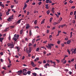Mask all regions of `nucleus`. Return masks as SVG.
Returning a JSON list of instances; mask_svg holds the SVG:
<instances>
[{
	"label": "nucleus",
	"instance_id": "28",
	"mask_svg": "<svg viewBox=\"0 0 76 76\" xmlns=\"http://www.w3.org/2000/svg\"><path fill=\"white\" fill-rule=\"evenodd\" d=\"M24 75H27V72H26L24 73H23Z\"/></svg>",
	"mask_w": 76,
	"mask_h": 76
},
{
	"label": "nucleus",
	"instance_id": "37",
	"mask_svg": "<svg viewBox=\"0 0 76 76\" xmlns=\"http://www.w3.org/2000/svg\"><path fill=\"white\" fill-rule=\"evenodd\" d=\"M72 54H73V53H74V54H76V51H74V50L73 51H72Z\"/></svg>",
	"mask_w": 76,
	"mask_h": 76
},
{
	"label": "nucleus",
	"instance_id": "14",
	"mask_svg": "<svg viewBox=\"0 0 76 76\" xmlns=\"http://www.w3.org/2000/svg\"><path fill=\"white\" fill-rule=\"evenodd\" d=\"M0 6H1V7H4V4H0Z\"/></svg>",
	"mask_w": 76,
	"mask_h": 76
},
{
	"label": "nucleus",
	"instance_id": "52",
	"mask_svg": "<svg viewBox=\"0 0 76 76\" xmlns=\"http://www.w3.org/2000/svg\"><path fill=\"white\" fill-rule=\"evenodd\" d=\"M46 42H47V41H46L43 42V43H44V44H45Z\"/></svg>",
	"mask_w": 76,
	"mask_h": 76
},
{
	"label": "nucleus",
	"instance_id": "23",
	"mask_svg": "<svg viewBox=\"0 0 76 76\" xmlns=\"http://www.w3.org/2000/svg\"><path fill=\"white\" fill-rule=\"evenodd\" d=\"M23 72H24L25 71H27V70H26V69H23Z\"/></svg>",
	"mask_w": 76,
	"mask_h": 76
},
{
	"label": "nucleus",
	"instance_id": "16",
	"mask_svg": "<svg viewBox=\"0 0 76 76\" xmlns=\"http://www.w3.org/2000/svg\"><path fill=\"white\" fill-rule=\"evenodd\" d=\"M58 23L57 22H55L53 23V25H56V24H58Z\"/></svg>",
	"mask_w": 76,
	"mask_h": 76
},
{
	"label": "nucleus",
	"instance_id": "29",
	"mask_svg": "<svg viewBox=\"0 0 76 76\" xmlns=\"http://www.w3.org/2000/svg\"><path fill=\"white\" fill-rule=\"evenodd\" d=\"M32 74L33 75H34V76H37V74L36 73H32Z\"/></svg>",
	"mask_w": 76,
	"mask_h": 76
},
{
	"label": "nucleus",
	"instance_id": "11",
	"mask_svg": "<svg viewBox=\"0 0 76 76\" xmlns=\"http://www.w3.org/2000/svg\"><path fill=\"white\" fill-rule=\"evenodd\" d=\"M15 48H17L18 52H19V50H20V48L19 47L16 46L15 47Z\"/></svg>",
	"mask_w": 76,
	"mask_h": 76
},
{
	"label": "nucleus",
	"instance_id": "33",
	"mask_svg": "<svg viewBox=\"0 0 76 76\" xmlns=\"http://www.w3.org/2000/svg\"><path fill=\"white\" fill-rule=\"evenodd\" d=\"M12 66V64H9V65L8 66V67H10Z\"/></svg>",
	"mask_w": 76,
	"mask_h": 76
},
{
	"label": "nucleus",
	"instance_id": "20",
	"mask_svg": "<svg viewBox=\"0 0 76 76\" xmlns=\"http://www.w3.org/2000/svg\"><path fill=\"white\" fill-rule=\"evenodd\" d=\"M44 21H45V19H44L43 20H42L41 23V24H42L44 23Z\"/></svg>",
	"mask_w": 76,
	"mask_h": 76
},
{
	"label": "nucleus",
	"instance_id": "57",
	"mask_svg": "<svg viewBox=\"0 0 76 76\" xmlns=\"http://www.w3.org/2000/svg\"><path fill=\"white\" fill-rule=\"evenodd\" d=\"M14 6V5H11V7L12 9V8H13V7Z\"/></svg>",
	"mask_w": 76,
	"mask_h": 76
},
{
	"label": "nucleus",
	"instance_id": "47",
	"mask_svg": "<svg viewBox=\"0 0 76 76\" xmlns=\"http://www.w3.org/2000/svg\"><path fill=\"white\" fill-rule=\"evenodd\" d=\"M37 20H36L34 21V23L36 25V24H37Z\"/></svg>",
	"mask_w": 76,
	"mask_h": 76
},
{
	"label": "nucleus",
	"instance_id": "50",
	"mask_svg": "<svg viewBox=\"0 0 76 76\" xmlns=\"http://www.w3.org/2000/svg\"><path fill=\"white\" fill-rule=\"evenodd\" d=\"M75 6H72L71 7V9H75Z\"/></svg>",
	"mask_w": 76,
	"mask_h": 76
},
{
	"label": "nucleus",
	"instance_id": "34",
	"mask_svg": "<svg viewBox=\"0 0 76 76\" xmlns=\"http://www.w3.org/2000/svg\"><path fill=\"white\" fill-rule=\"evenodd\" d=\"M46 1H46L45 2L46 3H49V0H46Z\"/></svg>",
	"mask_w": 76,
	"mask_h": 76
},
{
	"label": "nucleus",
	"instance_id": "4",
	"mask_svg": "<svg viewBox=\"0 0 76 76\" xmlns=\"http://www.w3.org/2000/svg\"><path fill=\"white\" fill-rule=\"evenodd\" d=\"M48 45H46V47L48 48H50V49H51V44H48Z\"/></svg>",
	"mask_w": 76,
	"mask_h": 76
},
{
	"label": "nucleus",
	"instance_id": "24",
	"mask_svg": "<svg viewBox=\"0 0 76 76\" xmlns=\"http://www.w3.org/2000/svg\"><path fill=\"white\" fill-rule=\"evenodd\" d=\"M13 15H12V16H11L10 17H9L10 19H13Z\"/></svg>",
	"mask_w": 76,
	"mask_h": 76
},
{
	"label": "nucleus",
	"instance_id": "19",
	"mask_svg": "<svg viewBox=\"0 0 76 76\" xmlns=\"http://www.w3.org/2000/svg\"><path fill=\"white\" fill-rule=\"evenodd\" d=\"M41 48H44L45 50H47V49L44 46H42L41 47Z\"/></svg>",
	"mask_w": 76,
	"mask_h": 76
},
{
	"label": "nucleus",
	"instance_id": "49",
	"mask_svg": "<svg viewBox=\"0 0 76 76\" xmlns=\"http://www.w3.org/2000/svg\"><path fill=\"white\" fill-rule=\"evenodd\" d=\"M55 15H56V16L57 18H58L59 17L58 15L57 14H56Z\"/></svg>",
	"mask_w": 76,
	"mask_h": 76
},
{
	"label": "nucleus",
	"instance_id": "45",
	"mask_svg": "<svg viewBox=\"0 0 76 76\" xmlns=\"http://www.w3.org/2000/svg\"><path fill=\"white\" fill-rule=\"evenodd\" d=\"M60 42V41H58L57 42V44H59Z\"/></svg>",
	"mask_w": 76,
	"mask_h": 76
},
{
	"label": "nucleus",
	"instance_id": "13",
	"mask_svg": "<svg viewBox=\"0 0 76 76\" xmlns=\"http://www.w3.org/2000/svg\"><path fill=\"white\" fill-rule=\"evenodd\" d=\"M70 42H71V40H68L67 42V44H69L70 43Z\"/></svg>",
	"mask_w": 76,
	"mask_h": 76
},
{
	"label": "nucleus",
	"instance_id": "25",
	"mask_svg": "<svg viewBox=\"0 0 76 76\" xmlns=\"http://www.w3.org/2000/svg\"><path fill=\"white\" fill-rule=\"evenodd\" d=\"M73 33V32L72 31L71 32H70V38H72V33Z\"/></svg>",
	"mask_w": 76,
	"mask_h": 76
},
{
	"label": "nucleus",
	"instance_id": "44",
	"mask_svg": "<svg viewBox=\"0 0 76 76\" xmlns=\"http://www.w3.org/2000/svg\"><path fill=\"white\" fill-rule=\"evenodd\" d=\"M6 15H9V12H6Z\"/></svg>",
	"mask_w": 76,
	"mask_h": 76
},
{
	"label": "nucleus",
	"instance_id": "61",
	"mask_svg": "<svg viewBox=\"0 0 76 76\" xmlns=\"http://www.w3.org/2000/svg\"><path fill=\"white\" fill-rule=\"evenodd\" d=\"M66 63V61H64L63 62L64 64H65Z\"/></svg>",
	"mask_w": 76,
	"mask_h": 76
},
{
	"label": "nucleus",
	"instance_id": "59",
	"mask_svg": "<svg viewBox=\"0 0 76 76\" xmlns=\"http://www.w3.org/2000/svg\"><path fill=\"white\" fill-rule=\"evenodd\" d=\"M61 45H62V47H64V44H63V43H62L61 44Z\"/></svg>",
	"mask_w": 76,
	"mask_h": 76
},
{
	"label": "nucleus",
	"instance_id": "18",
	"mask_svg": "<svg viewBox=\"0 0 76 76\" xmlns=\"http://www.w3.org/2000/svg\"><path fill=\"white\" fill-rule=\"evenodd\" d=\"M35 39H33V40L32 41V44H34V42H35Z\"/></svg>",
	"mask_w": 76,
	"mask_h": 76
},
{
	"label": "nucleus",
	"instance_id": "63",
	"mask_svg": "<svg viewBox=\"0 0 76 76\" xmlns=\"http://www.w3.org/2000/svg\"><path fill=\"white\" fill-rule=\"evenodd\" d=\"M31 45H32V44L29 43L28 45V46H31Z\"/></svg>",
	"mask_w": 76,
	"mask_h": 76
},
{
	"label": "nucleus",
	"instance_id": "32",
	"mask_svg": "<svg viewBox=\"0 0 76 76\" xmlns=\"http://www.w3.org/2000/svg\"><path fill=\"white\" fill-rule=\"evenodd\" d=\"M42 4V2H40L38 3V5L39 6L41 5Z\"/></svg>",
	"mask_w": 76,
	"mask_h": 76
},
{
	"label": "nucleus",
	"instance_id": "22",
	"mask_svg": "<svg viewBox=\"0 0 76 76\" xmlns=\"http://www.w3.org/2000/svg\"><path fill=\"white\" fill-rule=\"evenodd\" d=\"M20 34H22V33H23V30L22 29L20 30Z\"/></svg>",
	"mask_w": 76,
	"mask_h": 76
},
{
	"label": "nucleus",
	"instance_id": "2",
	"mask_svg": "<svg viewBox=\"0 0 76 76\" xmlns=\"http://www.w3.org/2000/svg\"><path fill=\"white\" fill-rule=\"evenodd\" d=\"M8 46H10V47L11 48L14 47V45H15L13 43H7Z\"/></svg>",
	"mask_w": 76,
	"mask_h": 76
},
{
	"label": "nucleus",
	"instance_id": "54",
	"mask_svg": "<svg viewBox=\"0 0 76 76\" xmlns=\"http://www.w3.org/2000/svg\"><path fill=\"white\" fill-rule=\"evenodd\" d=\"M38 63H39V64H41L42 63V62H41L40 61H39Z\"/></svg>",
	"mask_w": 76,
	"mask_h": 76
},
{
	"label": "nucleus",
	"instance_id": "8",
	"mask_svg": "<svg viewBox=\"0 0 76 76\" xmlns=\"http://www.w3.org/2000/svg\"><path fill=\"white\" fill-rule=\"evenodd\" d=\"M47 66H50V64H46L44 65V67H45V68H47Z\"/></svg>",
	"mask_w": 76,
	"mask_h": 76
},
{
	"label": "nucleus",
	"instance_id": "56",
	"mask_svg": "<svg viewBox=\"0 0 76 76\" xmlns=\"http://www.w3.org/2000/svg\"><path fill=\"white\" fill-rule=\"evenodd\" d=\"M47 64H48L49 63H50V61L49 60H48L47 61Z\"/></svg>",
	"mask_w": 76,
	"mask_h": 76
},
{
	"label": "nucleus",
	"instance_id": "43",
	"mask_svg": "<svg viewBox=\"0 0 76 76\" xmlns=\"http://www.w3.org/2000/svg\"><path fill=\"white\" fill-rule=\"evenodd\" d=\"M40 39H41L40 38L38 39H36V41L37 42V41H39V40H40Z\"/></svg>",
	"mask_w": 76,
	"mask_h": 76
},
{
	"label": "nucleus",
	"instance_id": "58",
	"mask_svg": "<svg viewBox=\"0 0 76 76\" xmlns=\"http://www.w3.org/2000/svg\"><path fill=\"white\" fill-rule=\"evenodd\" d=\"M73 15V12H71L70 13V15Z\"/></svg>",
	"mask_w": 76,
	"mask_h": 76
},
{
	"label": "nucleus",
	"instance_id": "10",
	"mask_svg": "<svg viewBox=\"0 0 76 76\" xmlns=\"http://www.w3.org/2000/svg\"><path fill=\"white\" fill-rule=\"evenodd\" d=\"M3 39H4V38L3 37L2 38L1 37H0V42H2L3 40Z\"/></svg>",
	"mask_w": 76,
	"mask_h": 76
},
{
	"label": "nucleus",
	"instance_id": "26",
	"mask_svg": "<svg viewBox=\"0 0 76 76\" xmlns=\"http://www.w3.org/2000/svg\"><path fill=\"white\" fill-rule=\"evenodd\" d=\"M27 74L28 75H30V74L31 73V71H28L27 72Z\"/></svg>",
	"mask_w": 76,
	"mask_h": 76
},
{
	"label": "nucleus",
	"instance_id": "64",
	"mask_svg": "<svg viewBox=\"0 0 76 76\" xmlns=\"http://www.w3.org/2000/svg\"><path fill=\"white\" fill-rule=\"evenodd\" d=\"M27 15H29V12L28 11L27 12Z\"/></svg>",
	"mask_w": 76,
	"mask_h": 76
},
{
	"label": "nucleus",
	"instance_id": "1",
	"mask_svg": "<svg viewBox=\"0 0 76 76\" xmlns=\"http://www.w3.org/2000/svg\"><path fill=\"white\" fill-rule=\"evenodd\" d=\"M14 37L13 38V39L15 40V41H16L17 39H18L19 37V34H18L17 35L16 34H15L14 35Z\"/></svg>",
	"mask_w": 76,
	"mask_h": 76
},
{
	"label": "nucleus",
	"instance_id": "36",
	"mask_svg": "<svg viewBox=\"0 0 76 76\" xmlns=\"http://www.w3.org/2000/svg\"><path fill=\"white\" fill-rule=\"evenodd\" d=\"M14 1V2H15V3L16 4H17V3H18V1H16V0H15Z\"/></svg>",
	"mask_w": 76,
	"mask_h": 76
},
{
	"label": "nucleus",
	"instance_id": "21",
	"mask_svg": "<svg viewBox=\"0 0 76 76\" xmlns=\"http://www.w3.org/2000/svg\"><path fill=\"white\" fill-rule=\"evenodd\" d=\"M26 6H27V5L26 4V2H25L24 3V7L26 8Z\"/></svg>",
	"mask_w": 76,
	"mask_h": 76
},
{
	"label": "nucleus",
	"instance_id": "30",
	"mask_svg": "<svg viewBox=\"0 0 76 76\" xmlns=\"http://www.w3.org/2000/svg\"><path fill=\"white\" fill-rule=\"evenodd\" d=\"M29 35L30 36H31V35L32 34V33L31 32V30H30L29 32Z\"/></svg>",
	"mask_w": 76,
	"mask_h": 76
},
{
	"label": "nucleus",
	"instance_id": "35",
	"mask_svg": "<svg viewBox=\"0 0 76 76\" xmlns=\"http://www.w3.org/2000/svg\"><path fill=\"white\" fill-rule=\"evenodd\" d=\"M52 20H53V18H51L50 20V22L52 21Z\"/></svg>",
	"mask_w": 76,
	"mask_h": 76
},
{
	"label": "nucleus",
	"instance_id": "12",
	"mask_svg": "<svg viewBox=\"0 0 76 76\" xmlns=\"http://www.w3.org/2000/svg\"><path fill=\"white\" fill-rule=\"evenodd\" d=\"M54 9H55V8H52V12L53 13H54L55 11H54Z\"/></svg>",
	"mask_w": 76,
	"mask_h": 76
},
{
	"label": "nucleus",
	"instance_id": "17",
	"mask_svg": "<svg viewBox=\"0 0 76 76\" xmlns=\"http://www.w3.org/2000/svg\"><path fill=\"white\" fill-rule=\"evenodd\" d=\"M45 6L46 9H48V4H46Z\"/></svg>",
	"mask_w": 76,
	"mask_h": 76
},
{
	"label": "nucleus",
	"instance_id": "15",
	"mask_svg": "<svg viewBox=\"0 0 76 76\" xmlns=\"http://www.w3.org/2000/svg\"><path fill=\"white\" fill-rule=\"evenodd\" d=\"M11 20H12V19L10 18H9V17L8 19V21L9 22H11Z\"/></svg>",
	"mask_w": 76,
	"mask_h": 76
},
{
	"label": "nucleus",
	"instance_id": "41",
	"mask_svg": "<svg viewBox=\"0 0 76 76\" xmlns=\"http://www.w3.org/2000/svg\"><path fill=\"white\" fill-rule=\"evenodd\" d=\"M51 53H49L47 54V56H50V55H51Z\"/></svg>",
	"mask_w": 76,
	"mask_h": 76
},
{
	"label": "nucleus",
	"instance_id": "39",
	"mask_svg": "<svg viewBox=\"0 0 76 76\" xmlns=\"http://www.w3.org/2000/svg\"><path fill=\"white\" fill-rule=\"evenodd\" d=\"M74 60H75V59H74V58L72 59H71V61H72V62H73V61H74Z\"/></svg>",
	"mask_w": 76,
	"mask_h": 76
},
{
	"label": "nucleus",
	"instance_id": "38",
	"mask_svg": "<svg viewBox=\"0 0 76 76\" xmlns=\"http://www.w3.org/2000/svg\"><path fill=\"white\" fill-rule=\"evenodd\" d=\"M66 24H64V25H62L61 27L62 28H63V27H64V26H66Z\"/></svg>",
	"mask_w": 76,
	"mask_h": 76
},
{
	"label": "nucleus",
	"instance_id": "27",
	"mask_svg": "<svg viewBox=\"0 0 76 76\" xmlns=\"http://www.w3.org/2000/svg\"><path fill=\"white\" fill-rule=\"evenodd\" d=\"M50 10H48L47 12V14H48H48L50 13Z\"/></svg>",
	"mask_w": 76,
	"mask_h": 76
},
{
	"label": "nucleus",
	"instance_id": "7",
	"mask_svg": "<svg viewBox=\"0 0 76 76\" xmlns=\"http://www.w3.org/2000/svg\"><path fill=\"white\" fill-rule=\"evenodd\" d=\"M26 29H28L29 28H30V26L29 24H27L26 25Z\"/></svg>",
	"mask_w": 76,
	"mask_h": 76
},
{
	"label": "nucleus",
	"instance_id": "62",
	"mask_svg": "<svg viewBox=\"0 0 76 76\" xmlns=\"http://www.w3.org/2000/svg\"><path fill=\"white\" fill-rule=\"evenodd\" d=\"M61 32V31H58V34H59V33H60V32Z\"/></svg>",
	"mask_w": 76,
	"mask_h": 76
},
{
	"label": "nucleus",
	"instance_id": "40",
	"mask_svg": "<svg viewBox=\"0 0 76 76\" xmlns=\"http://www.w3.org/2000/svg\"><path fill=\"white\" fill-rule=\"evenodd\" d=\"M43 53L45 55V54H46V53H46V52L45 51L43 52Z\"/></svg>",
	"mask_w": 76,
	"mask_h": 76
},
{
	"label": "nucleus",
	"instance_id": "60",
	"mask_svg": "<svg viewBox=\"0 0 76 76\" xmlns=\"http://www.w3.org/2000/svg\"><path fill=\"white\" fill-rule=\"evenodd\" d=\"M76 11H75L74 13V15H76Z\"/></svg>",
	"mask_w": 76,
	"mask_h": 76
},
{
	"label": "nucleus",
	"instance_id": "48",
	"mask_svg": "<svg viewBox=\"0 0 76 76\" xmlns=\"http://www.w3.org/2000/svg\"><path fill=\"white\" fill-rule=\"evenodd\" d=\"M56 60L57 61V63H59L60 62V61L56 59Z\"/></svg>",
	"mask_w": 76,
	"mask_h": 76
},
{
	"label": "nucleus",
	"instance_id": "3",
	"mask_svg": "<svg viewBox=\"0 0 76 76\" xmlns=\"http://www.w3.org/2000/svg\"><path fill=\"white\" fill-rule=\"evenodd\" d=\"M26 51L27 52L28 54H29L31 52V48H29V50L26 49Z\"/></svg>",
	"mask_w": 76,
	"mask_h": 76
},
{
	"label": "nucleus",
	"instance_id": "53",
	"mask_svg": "<svg viewBox=\"0 0 76 76\" xmlns=\"http://www.w3.org/2000/svg\"><path fill=\"white\" fill-rule=\"evenodd\" d=\"M24 58H25V56H23V57L22 58V60H24Z\"/></svg>",
	"mask_w": 76,
	"mask_h": 76
},
{
	"label": "nucleus",
	"instance_id": "6",
	"mask_svg": "<svg viewBox=\"0 0 76 76\" xmlns=\"http://www.w3.org/2000/svg\"><path fill=\"white\" fill-rule=\"evenodd\" d=\"M31 64L33 67H35V66H36V65L35 64L33 61L31 62Z\"/></svg>",
	"mask_w": 76,
	"mask_h": 76
},
{
	"label": "nucleus",
	"instance_id": "42",
	"mask_svg": "<svg viewBox=\"0 0 76 76\" xmlns=\"http://www.w3.org/2000/svg\"><path fill=\"white\" fill-rule=\"evenodd\" d=\"M35 28H37V29H39V27L38 26H35L34 27Z\"/></svg>",
	"mask_w": 76,
	"mask_h": 76
},
{
	"label": "nucleus",
	"instance_id": "5",
	"mask_svg": "<svg viewBox=\"0 0 76 76\" xmlns=\"http://www.w3.org/2000/svg\"><path fill=\"white\" fill-rule=\"evenodd\" d=\"M21 72H22V71L20 70H19L18 72H17V73H18L17 75H21V74H22Z\"/></svg>",
	"mask_w": 76,
	"mask_h": 76
},
{
	"label": "nucleus",
	"instance_id": "9",
	"mask_svg": "<svg viewBox=\"0 0 76 76\" xmlns=\"http://www.w3.org/2000/svg\"><path fill=\"white\" fill-rule=\"evenodd\" d=\"M21 20H22V19H20L16 23H18V24H19V23H20V21H21Z\"/></svg>",
	"mask_w": 76,
	"mask_h": 76
},
{
	"label": "nucleus",
	"instance_id": "31",
	"mask_svg": "<svg viewBox=\"0 0 76 76\" xmlns=\"http://www.w3.org/2000/svg\"><path fill=\"white\" fill-rule=\"evenodd\" d=\"M39 48H37V49H36V51H39Z\"/></svg>",
	"mask_w": 76,
	"mask_h": 76
},
{
	"label": "nucleus",
	"instance_id": "55",
	"mask_svg": "<svg viewBox=\"0 0 76 76\" xmlns=\"http://www.w3.org/2000/svg\"><path fill=\"white\" fill-rule=\"evenodd\" d=\"M29 0H27L26 1V3H29Z\"/></svg>",
	"mask_w": 76,
	"mask_h": 76
},
{
	"label": "nucleus",
	"instance_id": "51",
	"mask_svg": "<svg viewBox=\"0 0 76 76\" xmlns=\"http://www.w3.org/2000/svg\"><path fill=\"white\" fill-rule=\"evenodd\" d=\"M69 2L70 3H73V1H69Z\"/></svg>",
	"mask_w": 76,
	"mask_h": 76
},
{
	"label": "nucleus",
	"instance_id": "46",
	"mask_svg": "<svg viewBox=\"0 0 76 76\" xmlns=\"http://www.w3.org/2000/svg\"><path fill=\"white\" fill-rule=\"evenodd\" d=\"M43 63L44 64L46 63V61L45 60H44L43 61Z\"/></svg>",
	"mask_w": 76,
	"mask_h": 76
}]
</instances>
